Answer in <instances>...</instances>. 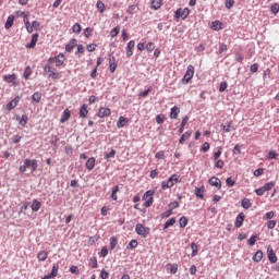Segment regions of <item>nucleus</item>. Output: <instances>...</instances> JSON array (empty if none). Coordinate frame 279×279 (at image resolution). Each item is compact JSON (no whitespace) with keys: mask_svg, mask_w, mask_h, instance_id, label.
<instances>
[{"mask_svg":"<svg viewBox=\"0 0 279 279\" xmlns=\"http://www.w3.org/2000/svg\"><path fill=\"white\" fill-rule=\"evenodd\" d=\"M179 178L180 177L178 174H172L167 181L161 182V189H172L175 182H178Z\"/></svg>","mask_w":279,"mask_h":279,"instance_id":"obj_1","label":"nucleus"},{"mask_svg":"<svg viewBox=\"0 0 279 279\" xmlns=\"http://www.w3.org/2000/svg\"><path fill=\"white\" fill-rule=\"evenodd\" d=\"M135 232H136L140 236L147 238L148 234H149V232H150V229H149V227L143 226V223H137L136 227H135Z\"/></svg>","mask_w":279,"mask_h":279,"instance_id":"obj_2","label":"nucleus"},{"mask_svg":"<svg viewBox=\"0 0 279 279\" xmlns=\"http://www.w3.org/2000/svg\"><path fill=\"white\" fill-rule=\"evenodd\" d=\"M193 75H195V68L193 65H189L182 78V82H184L185 84H189L191 80H193Z\"/></svg>","mask_w":279,"mask_h":279,"instance_id":"obj_3","label":"nucleus"},{"mask_svg":"<svg viewBox=\"0 0 279 279\" xmlns=\"http://www.w3.org/2000/svg\"><path fill=\"white\" fill-rule=\"evenodd\" d=\"M189 14H191V10H189V8H185V9L179 8L175 11L174 16L175 19H182L184 21V19H186Z\"/></svg>","mask_w":279,"mask_h":279,"instance_id":"obj_4","label":"nucleus"},{"mask_svg":"<svg viewBox=\"0 0 279 279\" xmlns=\"http://www.w3.org/2000/svg\"><path fill=\"white\" fill-rule=\"evenodd\" d=\"M267 254H268V260L269 263H271L272 265L275 263H278V256H276V253L274 252V248L271 247V245H268L267 247Z\"/></svg>","mask_w":279,"mask_h":279,"instance_id":"obj_5","label":"nucleus"},{"mask_svg":"<svg viewBox=\"0 0 279 279\" xmlns=\"http://www.w3.org/2000/svg\"><path fill=\"white\" fill-rule=\"evenodd\" d=\"M44 71L45 73H50L48 77H52V80H58L59 74L53 71V68H51V65H45Z\"/></svg>","mask_w":279,"mask_h":279,"instance_id":"obj_6","label":"nucleus"},{"mask_svg":"<svg viewBox=\"0 0 279 279\" xmlns=\"http://www.w3.org/2000/svg\"><path fill=\"white\" fill-rule=\"evenodd\" d=\"M208 182H209L210 186H216V189H218V191H221V180H219V178L211 177Z\"/></svg>","mask_w":279,"mask_h":279,"instance_id":"obj_7","label":"nucleus"},{"mask_svg":"<svg viewBox=\"0 0 279 279\" xmlns=\"http://www.w3.org/2000/svg\"><path fill=\"white\" fill-rule=\"evenodd\" d=\"M37 43H38V33H35L32 36L31 43L26 45V49H34Z\"/></svg>","mask_w":279,"mask_h":279,"instance_id":"obj_8","label":"nucleus"},{"mask_svg":"<svg viewBox=\"0 0 279 279\" xmlns=\"http://www.w3.org/2000/svg\"><path fill=\"white\" fill-rule=\"evenodd\" d=\"M243 221H245V214L240 213L235 219V228H241V226H243Z\"/></svg>","mask_w":279,"mask_h":279,"instance_id":"obj_9","label":"nucleus"},{"mask_svg":"<svg viewBox=\"0 0 279 279\" xmlns=\"http://www.w3.org/2000/svg\"><path fill=\"white\" fill-rule=\"evenodd\" d=\"M75 45H77V39H71L70 43L68 45H65V51L71 53V51H73V49H75Z\"/></svg>","mask_w":279,"mask_h":279,"instance_id":"obj_10","label":"nucleus"},{"mask_svg":"<svg viewBox=\"0 0 279 279\" xmlns=\"http://www.w3.org/2000/svg\"><path fill=\"white\" fill-rule=\"evenodd\" d=\"M110 114V108H104L101 107L98 111V117L100 119H104L105 117H108Z\"/></svg>","mask_w":279,"mask_h":279,"instance_id":"obj_11","label":"nucleus"},{"mask_svg":"<svg viewBox=\"0 0 279 279\" xmlns=\"http://www.w3.org/2000/svg\"><path fill=\"white\" fill-rule=\"evenodd\" d=\"M134 45H135L134 40L129 41V44L126 46V57L128 58H131V56H133L134 52L132 51V49H133Z\"/></svg>","mask_w":279,"mask_h":279,"instance_id":"obj_12","label":"nucleus"},{"mask_svg":"<svg viewBox=\"0 0 279 279\" xmlns=\"http://www.w3.org/2000/svg\"><path fill=\"white\" fill-rule=\"evenodd\" d=\"M179 114H180V107L178 106L172 107L170 112V119H178Z\"/></svg>","mask_w":279,"mask_h":279,"instance_id":"obj_13","label":"nucleus"},{"mask_svg":"<svg viewBox=\"0 0 279 279\" xmlns=\"http://www.w3.org/2000/svg\"><path fill=\"white\" fill-rule=\"evenodd\" d=\"M86 169H88V171H93V169H95V157H90L86 163H85Z\"/></svg>","mask_w":279,"mask_h":279,"instance_id":"obj_14","label":"nucleus"},{"mask_svg":"<svg viewBox=\"0 0 279 279\" xmlns=\"http://www.w3.org/2000/svg\"><path fill=\"white\" fill-rule=\"evenodd\" d=\"M69 119H71V111L69 109H65L63 111L62 118L60 119V123H66Z\"/></svg>","mask_w":279,"mask_h":279,"instance_id":"obj_15","label":"nucleus"},{"mask_svg":"<svg viewBox=\"0 0 279 279\" xmlns=\"http://www.w3.org/2000/svg\"><path fill=\"white\" fill-rule=\"evenodd\" d=\"M162 5V0H151L150 8L153 10H160Z\"/></svg>","mask_w":279,"mask_h":279,"instance_id":"obj_16","label":"nucleus"},{"mask_svg":"<svg viewBox=\"0 0 279 279\" xmlns=\"http://www.w3.org/2000/svg\"><path fill=\"white\" fill-rule=\"evenodd\" d=\"M54 60H56V66H62V64H64V54L59 53L58 57H54Z\"/></svg>","mask_w":279,"mask_h":279,"instance_id":"obj_17","label":"nucleus"},{"mask_svg":"<svg viewBox=\"0 0 279 279\" xmlns=\"http://www.w3.org/2000/svg\"><path fill=\"white\" fill-rule=\"evenodd\" d=\"M40 202L38 199H34L31 208L33 213H38L40 210Z\"/></svg>","mask_w":279,"mask_h":279,"instance_id":"obj_18","label":"nucleus"},{"mask_svg":"<svg viewBox=\"0 0 279 279\" xmlns=\"http://www.w3.org/2000/svg\"><path fill=\"white\" fill-rule=\"evenodd\" d=\"M58 269H60V266L58 264H53L52 265V270L50 274H48V276L50 278H56L58 276Z\"/></svg>","mask_w":279,"mask_h":279,"instance_id":"obj_19","label":"nucleus"},{"mask_svg":"<svg viewBox=\"0 0 279 279\" xmlns=\"http://www.w3.org/2000/svg\"><path fill=\"white\" fill-rule=\"evenodd\" d=\"M128 118L125 117H120L118 122H117V128L121 129V128H125V124L128 123Z\"/></svg>","mask_w":279,"mask_h":279,"instance_id":"obj_20","label":"nucleus"},{"mask_svg":"<svg viewBox=\"0 0 279 279\" xmlns=\"http://www.w3.org/2000/svg\"><path fill=\"white\" fill-rule=\"evenodd\" d=\"M80 117L82 119H86V117H88V109L86 105H83L80 109Z\"/></svg>","mask_w":279,"mask_h":279,"instance_id":"obj_21","label":"nucleus"},{"mask_svg":"<svg viewBox=\"0 0 279 279\" xmlns=\"http://www.w3.org/2000/svg\"><path fill=\"white\" fill-rule=\"evenodd\" d=\"M96 8L97 10H99L100 14H104L106 12V4L101 0L97 1Z\"/></svg>","mask_w":279,"mask_h":279,"instance_id":"obj_22","label":"nucleus"},{"mask_svg":"<svg viewBox=\"0 0 279 279\" xmlns=\"http://www.w3.org/2000/svg\"><path fill=\"white\" fill-rule=\"evenodd\" d=\"M12 25H14V16L13 15H10L8 19H7V22L4 24V27L5 29H10V27H12Z\"/></svg>","mask_w":279,"mask_h":279,"instance_id":"obj_23","label":"nucleus"},{"mask_svg":"<svg viewBox=\"0 0 279 279\" xmlns=\"http://www.w3.org/2000/svg\"><path fill=\"white\" fill-rule=\"evenodd\" d=\"M254 263H260L263 260V251H257L253 256Z\"/></svg>","mask_w":279,"mask_h":279,"instance_id":"obj_24","label":"nucleus"},{"mask_svg":"<svg viewBox=\"0 0 279 279\" xmlns=\"http://www.w3.org/2000/svg\"><path fill=\"white\" fill-rule=\"evenodd\" d=\"M179 226L180 228H186V226H189V218H186L185 216H182L179 219Z\"/></svg>","mask_w":279,"mask_h":279,"instance_id":"obj_25","label":"nucleus"},{"mask_svg":"<svg viewBox=\"0 0 279 279\" xmlns=\"http://www.w3.org/2000/svg\"><path fill=\"white\" fill-rule=\"evenodd\" d=\"M32 99L36 104H40V100L43 99V94H40L39 92H36L33 94Z\"/></svg>","mask_w":279,"mask_h":279,"instance_id":"obj_26","label":"nucleus"},{"mask_svg":"<svg viewBox=\"0 0 279 279\" xmlns=\"http://www.w3.org/2000/svg\"><path fill=\"white\" fill-rule=\"evenodd\" d=\"M242 208H245V210L252 208V202H250V198L242 199Z\"/></svg>","mask_w":279,"mask_h":279,"instance_id":"obj_27","label":"nucleus"},{"mask_svg":"<svg viewBox=\"0 0 279 279\" xmlns=\"http://www.w3.org/2000/svg\"><path fill=\"white\" fill-rule=\"evenodd\" d=\"M171 226H175V218H170L168 221H166L163 225V230L171 228Z\"/></svg>","mask_w":279,"mask_h":279,"instance_id":"obj_28","label":"nucleus"},{"mask_svg":"<svg viewBox=\"0 0 279 279\" xmlns=\"http://www.w3.org/2000/svg\"><path fill=\"white\" fill-rule=\"evenodd\" d=\"M189 123V117L185 116V118H183L180 129H179V134H182V132H184V126Z\"/></svg>","mask_w":279,"mask_h":279,"instance_id":"obj_29","label":"nucleus"},{"mask_svg":"<svg viewBox=\"0 0 279 279\" xmlns=\"http://www.w3.org/2000/svg\"><path fill=\"white\" fill-rule=\"evenodd\" d=\"M195 195L199 199H204V187H196L195 189Z\"/></svg>","mask_w":279,"mask_h":279,"instance_id":"obj_30","label":"nucleus"},{"mask_svg":"<svg viewBox=\"0 0 279 279\" xmlns=\"http://www.w3.org/2000/svg\"><path fill=\"white\" fill-rule=\"evenodd\" d=\"M221 25V22L215 21L211 23V29H214L215 32H219V29H222Z\"/></svg>","mask_w":279,"mask_h":279,"instance_id":"obj_31","label":"nucleus"},{"mask_svg":"<svg viewBox=\"0 0 279 279\" xmlns=\"http://www.w3.org/2000/svg\"><path fill=\"white\" fill-rule=\"evenodd\" d=\"M2 78L4 80V82H8V84H11V82H14V80H16V74L4 75Z\"/></svg>","mask_w":279,"mask_h":279,"instance_id":"obj_32","label":"nucleus"},{"mask_svg":"<svg viewBox=\"0 0 279 279\" xmlns=\"http://www.w3.org/2000/svg\"><path fill=\"white\" fill-rule=\"evenodd\" d=\"M191 134H192L191 131L185 132L179 140V143L182 145L184 141H189V138H191Z\"/></svg>","mask_w":279,"mask_h":279,"instance_id":"obj_33","label":"nucleus"},{"mask_svg":"<svg viewBox=\"0 0 279 279\" xmlns=\"http://www.w3.org/2000/svg\"><path fill=\"white\" fill-rule=\"evenodd\" d=\"M117 193H119V185L113 186L112 192H111V198L114 202H117V199H118Z\"/></svg>","mask_w":279,"mask_h":279,"instance_id":"obj_34","label":"nucleus"},{"mask_svg":"<svg viewBox=\"0 0 279 279\" xmlns=\"http://www.w3.org/2000/svg\"><path fill=\"white\" fill-rule=\"evenodd\" d=\"M135 247H138V241L131 240V242L126 246V250H134Z\"/></svg>","mask_w":279,"mask_h":279,"instance_id":"obj_35","label":"nucleus"},{"mask_svg":"<svg viewBox=\"0 0 279 279\" xmlns=\"http://www.w3.org/2000/svg\"><path fill=\"white\" fill-rule=\"evenodd\" d=\"M48 257L47 251H41L37 254L38 260H45Z\"/></svg>","mask_w":279,"mask_h":279,"instance_id":"obj_36","label":"nucleus"},{"mask_svg":"<svg viewBox=\"0 0 279 279\" xmlns=\"http://www.w3.org/2000/svg\"><path fill=\"white\" fill-rule=\"evenodd\" d=\"M118 243H119V241L117 240V236H111L110 238V250H114V247H117Z\"/></svg>","mask_w":279,"mask_h":279,"instance_id":"obj_37","label":"nucleus"},{"mask_svg":"<svg viewBox=\"0 0 279 279\" xmlns=\"http://www.w3.org/2000/svg\"><path fill=\"white\" fill-rule=\"evenodd\" d=\"M138 10V5H136V4H132V5H130L129 7V9H128V14H135V12Z\"/></svg>","mask_w":279,"mask_h":279,"instance_id":"obj_38","label":"nucleus"},{"mask_svg":"<svg viewBox=\"0 0 279 279\" xmlns=\"http://www.w3.org/2000/svg\"><path fill=\"white\" fill-rule=\"evenodd\" d=\"M257 240H258V235H252V236L248 239L247 245H251V246L256 245V241H257Z\"/></svg>","mask_w":279,"mask_h":279,"instance_id":"obj_39","label":"nucleus"},{"mask_svg":"<svg viewBox=\"0 0 279 279\" xmlns=\"http://www.w3.org/2000/svg\"><path fill=\"white\" fill-rule=\"evenodd\" d=\"M74 34H80L82 32V25L80 23H75L72 27Z\"/></svg>","mask_w":279,"mask_h":279,"instance_id":"obj_40","label":"nucleus"},{"mask_svg":"<svg viewBox=\"0 0 279 279\" xmlns=\"http://www.w3.org/2000/svg\"><path fill=\"white\" fill-rule=\"evenodd\" d=\"M27 114H23L20 119V125H22V128H25V125H27Z\"/></svg>","mask_w":279,"mask_h":279,"instance_id":"obj_41","label":"nucleus"},{"mask_svg":"<svg viewBox=\"0 0 279 279\" xmlns=\"http://www.w3.org/2000/svg\"><path fill=\"white\" fill-rule=\"evenodd\" d=\"M227 89H228V83L221 82L219 86V93H226Z\"/></svg>","mask_w":279,"mask_h":279,"instance_id":"obj_42","label":"nucleus"},{"mask_svg":"<svg viewBox=\"0 0 279 279\" xmlns=\"http://www.w3.org/2000/svg\"><path fill=\"white\" fill-rule=\"evenodd\" d=\"M173 215V209H168L163 214H161V219H167L168 217Z\"/></svg>","mask_w":279,"mask_h":279,"instance_id":"obj_43","label":"nucleus"},{"mask_svg":"<svg viewBox=\"0 0 279 279\" xmlns=\"http://www.w3.org/2000/svg\"><path fill=\"white\" fill-rule=\"evenodd\" d=\"M116 155H117V150L111 149L110 153H108L107 155H105V160H110V158H114Z\"/></svg>","mask_w":279,"mask_h":279,"instance_id":"obj_44","label":"nucleus"},{"mask_svg":"<svg viewBox=\"0 0 279 279\" xmlns=\"http://www.w3.org/2000/svg\"><path fill=\"white\" fill-rule=\"evenodd\" d=\"M31 167H32V171H37L38 170V160H36V159L31 160Z\"/></svg>","mask_w":279,"mask_h":279,"instance_id":"obj_45","label":"nucleus"},{"mask_svg":"<svg viewBox=\"0 0 279 279\" xmlns=\"http://www.w3.org/2000/svg\"><path fill=\"white\" fill-rule=\"evenodd\" d=\"M270 11H271L272 14H278V12H279V4L278 3H274L270 7Z\"/></svg>","mask_w":279,"mask_h":279,"instance_id":"obj_46","label":"nucleus"},{"mask_svg":"<svg viewBox=\"0 0 279 279\" xmlns=\"http://www.w3.org/2000/svg\"><path fill=\"white\" fill-rule=\"evenodd\" d=\"M192 256H197V244L195 242L191 243Z\"/></svg>","mask_w":279,"mask_h":279,"instance_id":"obj_47","label":"nucleus"},{"mask_svg":"<svg viewBox=\"0 0 279 279\" xmlns=\"http://www.w3.org/2000/svg\"><path fill=\"white\" fill-rule=\"evenodd\" d=\"M168 267H170V274H178V264H173V265H168Z\"/></svg>","mask_w":279,"mask_h":279,"instance_id":"obj_48","label":"nucleus"},{"mask_svg":"<svg viewBox=\"0 0 279 279\" xmlns=\"http://www.w3.org/2000/svg\"><path fill=\"white\" fill-rule=\"evenodd\" d=\"M156 121L159 125H162V123H165V114H158Z\"/></svg>","mask_w":279,"mask_h":279,"instance_id":"obj_49","label":"nucleus"},{"mask_svg":"<svg viewBox=\"0 0 279 279\" xmlns=\"http://www.w3.org/2000/svg\"><path fill=\"white\" fill-rule=\"evenodd\" d=\"M275 184L276 183H274V182H268L263 187L265 191H271L274 189Z\"/></svg>","mask_w":279,"mask_h":279,"instance_id":"obj_50","label":"nucleus"},{"mask_svg":"<svg viewBox=\"0 0 279 279\" xmlns=\"http://www.w3.org/2000/svg\"><path fill=\"white\" fill-rule=\"evenodd\" d=\"M29 75H32V68L27 66L24 71V78L29 80Z\"/></svg>","mask_w":279,"mask_h":279,"instance_id":"obj_51","label":"nucleus"},{"mask_svg":"<svg viewBox=\"0 0 279 279\" xmlns=\"http://www.w3.org/2000/svg\"><path fill=\"white\" fill-rule=\"evenodd\" d=\"M226 184H227V186L232 187V186H234V184H236V182L234 180H232V177H229L226 180Z\"/></svg>","mask_w":279,"mask_h":279,"instance_id":"obj_52","label":"nucleus"},{"mask_svg":"<svg viewBox=\"0 0 279 279\" xmlns=\"http://www.w3.org/2000/svg\"><path fill=\"white\" fill-rule=\"evenodd\" d=\"M264 172H265V169L258 168L254 171V175L255 178H260V175H263Z\"/></svg>","mask_w":279,"mask_h":279,"instance_id":"obj_53","label":"nucleus"},{"mask_svg":"<svg viewBox=\"0 0 279 279\" xmlns=\"http://www.w3.org/2000/svg\"><path fill=\"white\" fill-rule=\"evenodd\" d=\"M277 156H278V154L276 153V150H269L268 158L270 160H276Z\"/></svg>","mask_w":279,"mask_h":279,"instance_id":"obj_54","label":"nucleus"},{"mask_svg":"<svg viewBox=\"0 0 279 279\" xmlns=\"http://www.w3.org/2000/svg\"><path fill=\"white\" fill-rule=\"evenodd\" d=\"M70 271H71V274H74L75 276H80V268H77V266H71Z\"/></svg>","mask_w":279,"mask_h":279,"instance_id":"obj_55","label":"nucleus"},{"mask_svg":"<svg viewBox=\"0 0 279 279\" xmlns=\"http://www.w3.org/2000/svg\"><path fill=\"white\" fill-rule=\"evenodd\" d=\"M208 149H210V144H209L208 142H205V143L202 145L201 151H204V154H206V151H208Z\"/></svg>","mask_w":279,"mask_h":279,"instance_id":"obj_56","label":"nucleus"},{"mask_svg":"<svg viewBox=\"0 0 279 279\" xmlns=\"http://www.w3.org/2000/svg\"><path fill=\"white\" fill-rule=\"evenodd\" d=\"M14 108H16V102H14L13 100H11L8 105H7V110H14Z\"/></svg>","mask_w":279,"mask_h":279,"instance_id":"obj_57","label":"nucleus"},{"mask_svg":"<svg viewBox=\"0 0 279 279\" xmlns=\"http://www.w3.org/2000/svg\"><path fill=\"white\" fill-rule=\"evenodd\" d=\"M147 197H154V191L149 190V191L145 192L142 199H147Z\"/></svg>","mask_w":279,"mask_h":279,"instance_id":"obj_58","label":"nucleus"},{"mask_svg":"<svg viewBox=\"0 0 279 279\" xmlns=\"http://www.w3.org/2000/svg\"><path fill=\"white\" fill-rule=\"evenodd\" d=\"M110 36H111V38H116V36H119V27H114V28L110 32Z\"/></svg>","mask_w":279,"mask_h":279,"instance_id":"obj_59","label":"nucleus"},{"mask_svg":"<svg viewBox=\"0 0 279 279\" xmlns=\"http://www.w3.org/2000/svg\"><path fill=\"white\" fill-rule=\"evenodd\" d=\"M85 38H90V34H93V28L87 27L84 29Z\"/></svg>","mask_w":279,"mask_h":279,"instance_id":"obj_60","label":"nucleus"},{"mask_svg":"<svg viewBox=\"0 0 279 279\" xmlns=\"http://www.w3.org/2000/svg\"><path fill=\"white\" fill-rule=\"evenodd\" d=\"M90 263H92V268L97 269V267H98L97 257H92Z\"/></svg>","mask_w":279,"mask_h":279,"instance_id":"obj_61","label":"nucleus"},{"mask_svg":"<svg viewBox=\"0 0 279 279\" xmlns=\"http://www.w3.org/2000/svg\"><path fill=\"white\" fill-rule=\"evenodd\" d=\"M234 7V0H227L226 1V9L230 10V8Z\"/></svg>","mask_w":279,"mask_h":279,"instance_id":"obj_62","label":"nucleus"},{"mask_svg":"<svg viewBox=\"0 0 279 279\" xmlns=\"http://www.w3.org/2000/svg\"><path fill=\"white\" fill-rule=\"evenodd\" d=\"M95 49H97V45L96 44H89L87 46V51H89V53H93V51H95Z\"/></svg>","mask_w":279,"mask_h":279,"instance_id":"obj_63","label":"nucleus"},{"mask_svg":"<svg viewBox=\"0 0 279 279\" xmlns=\"http://www.w3.org/2000/svg\"><path fill=\"white\" fill-rule=\"evenodd\" d=\"M250 71H251V73H257L258 72V63L252 64Z\"/></svg>","mask_w":279,"mask_h":279,"instance_id":"obj_64","label":"nucleus"}]
</instances>
